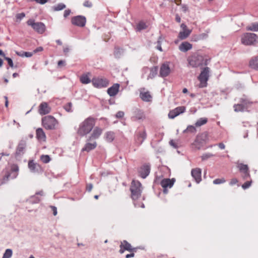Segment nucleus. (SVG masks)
<instances>
[{
	"instance_id": "42",
	"label": "nucleus",
	"mask_w": 258,
	"mask_h": 258,
	"mask_svg": "<svg viewBox=\"0 0 258 258\" xmlns=\"http://www.w3.org/2000/svg\"><path fill=\"white\" fill-rule=\"evenodd\" d=\"M147 26L146 24L143 22H140L137 26V29L138 31H141L142 30L146 29Z\"/></svg>"
},
{
	"instance_id": "52",
	"label": "nucleus",
	"mask_w": 258,
	"mask_h": 258,
	"mask_svg": "<svg viewBox=\"0 0 258 258\" xmlns=\"http://www.w3.org/2000/svg\"><path fill=\"white\" fill-rule=\"evenodd\" d=\"M5 59L7 60L8 64L9 65V66L10 67H11V68H13L14 67L13 61L12 59L11 58L5 56Z\"/></svg>"
},
{
	"instance_id": "20",
	"label": "nucleus",
	"mask_w": 258,
	"mask_h": 258,
	"mask_svg": "<svg viewBox=\"0 0 258 258\" xmlns=\"http://www.w3.org/2000/svg\"><path fill=\"white\" fill-rule=\"evenodd\" d=\"M147 134L145 130L138 133L136 137V142L138 145H141L146 139Z\"/></svg>"
},
{
	"instance_id": "26",
	"label": "nucleus",
	"mask_w": 258,
	"mask_h": 258,
	"mask_svg": "<svg viewBox=\"0 0 258 258\" xmlns=\"http://www.w3.org/2000/svg\"><path fill=\"white\" fill-rule=\"evenodd\" d=\"M192 48V45L188 42H183L179 46V49L182 52H186Z\"/></svg>"
},
{
	"instance_id": "7",
	"label": "nucleus",
	"mask_w": 258,
	"mask_h": 258,
	"mask_svg": "<svg viewBox=\"0 0 258 258\" xmlns=\"http://www.w3.org/2000/svg\"><path fill=\"white\" fill-rule=\"evenodd\" d=\"M188 64L193 68H197L204 64V59L203 56L194 54L187 59Z\"/></svg>"
},
{
	"instance_id": "8",
	"label": "nucleus",
	"mask_w": 258,
	"mask_h": 258,
	"mask_svg": "<svg viewBox=\"0 0 258 258\" xmlns=\"http://www.w3.org/2000/svg\"><path fill=\"white\" fill-rule=\"evenodd\" d=\"M210 69L208 67L205 68L201 72L198 79L200 81L199 87L203 88L207 86V81L209 77Z\"/></svg>"
},
{
	"instance_id": "23",
	"label": "nucleus",
	"mask_w": 258,
	"mask_h": 258,
	"mask_svg": "<svg viewBox=\"0 0 258 258\" xmlns=\"http://www.w3.org/2000/svg\"><path fill=\"white\" fill-rule=\"evenodd\" d=\"M28 167L30 171L33 173L37 172L40 169L39 165L35 163L33 160L29 162Z\"/></svg>"
},
{
	"instance_id": "47",
	"label": "nucleus",
	"mask_w": 258,
	"mask_h": 258,
	"mask_svg": "<svg viewBox=\"0 0 258 258\" xmlns=\"http://www.w3.org/2000/svg\"><path fill=\"white\" fill-rule=\"evenodd\" d=\"M72 103L71 102L68 103L64 106V109L69 112H71L73 111L72 109Z\"/></svg>"
},
{
	"instance_id": "38",
	"label": "nucleus",
	"mask_w": 258,
	"mask_h": 258,
	"mask_svg": "<svg viewBox=\"0 0 258 258\" xmlns=\"http://www.w3.org/2000/svg\"><path fill=\"white\" fill-rule=\"evenodd\" d=\"M207 119L206 118H201L198 119L195 123L196 126H200L206 124L207 122Z\"/></svg>"
},
{
	"instance_id": "48",
	"label": "nucleus",
	"mask_w": 258,
	"mask_h": 258,
	"mask_svg": "<svg viewBox=\"0 0 258 258\" xmlns=\"http://www.w3.org/2000/svg\"><path fill=\"white\" fill-rule=\"evenodd\" d=\"M225 180L224 178H217L213 181V183L215 184H219L224 183Z\"/></svg>"
},
{
	"instance_id": "60",
	"label": "nucleus",
	"mask_w": 258,
	"mask_h": 258,
	"mask_svg": "<svg viewBox=\"0 0 258 258\" xmlns=\"http://www.w3.org/2000/svg\"><path fill=\"white\" fill-rule=\"evenodd\" d=\"M65 61L62 60H59L57 63V65L58 67H61V66H64Z\"/></svg>"
},
{
	"instance_id": "39",
	"label": "nucleus",
	"mask_w": 258,
	"mask_h": 258,
	"mask_svg": "<svg viewBox=\"0 0 258 258\" xmlns=\"http://www.w3.org/2000/svg\"><path fill=\"white\" fill-rule=\"evenodd\" d=\"M13 254V250L11 249H7L3 256L2 258H11Z\"/></svg>"
},
{
	"instance_id": "57",
	"label": "nucleus",
	"mask_w": 258,
	"mask_h": 258,
	"mask_svg": "<svg viewBox=\"0 0 258 258\" xmlns=\"http://www.w3.org/2000/svg\"><path fill=\"white\" fill-rule=\"evenodd\" d=\"M24 56H25L26 57H30L32 56L33 54V52H24Z\"/></svg>"
},
{
	"instance_id": "6",
	"label": "nucleus",
	"mask_w": 258,
	"mask_h": 258,
	"mask_svg": "<svg viewBox=\"0 0 258 258\" xmlns=\"http://www.w3.org/2000/svg\"><path fill=\"white\" fill-rule=\"evenodd\" d=\"M208 139L206 133H202L197 136L194 142L191 144L192 148L197 150H200L206 143Z\"/></svg>"
},
{
	"instance_id": "59",
	"label": "nucleus",
	"mask_w": 258,
	"mask_h": 258,
	"mask_svg": "<svg viewBox=\"0 0 258 258\" xmlns=\"http://www.w3.org/2000/svg\"><path fill=\"white\" fill-rule=\"evenodd\" d=\"M238 182V180L236 178H233L231 179L230 185H233Z\"/></svg>"
},
{
	"instance_id": "32",
	"label": "nucleus",
	"mask_w": 258,
	"mask_h": 258,
	"mask_svg": "<svg viewBox=\"0 0 258 258\" xmlns=\"http://www.w3.org/2000/svg\"><path fill=\"white\" fill-rule=\"evenodd\" d=\"M240 103H241L242 106H243V107L246 110L251 105V104L252 103V102H251L247 98H242L240 99Z\"/></svg>"
},
{
	"instance_id": "28",
	"label": "nucleus",
	"mask_w": 258,
	"mask_h": 258,
	"mask_svg": "<svg viewBox=\"0 0 258 258\" xmlns=\"http://www.w3.org/2000/svg\"><path fill=\"white\" fill-rule=\"evenodd\" d=\"M121 246L127 251H136L137 248H133L131 244L129 243L126 240H123L121 242Z\"/></svg>"
},
{
	"instance_id": "14",
	"label": "nucleus",
	"mask_w": 258,
	"mask_h": 258,
	"mask_svg": "<svg viewBox=\"0 0 258 258\" xmlns=\"http://www.w3.org/2000/svg\"><path fill=\"white\" fill-rule=\"evenodd\" d=\"M170 73V69L169 62H166L162 64L160 69V76L161 77H165L169 75Z\"/></svg>"
},
{
	"instance_id": "29",
	"label": "nucleus",
	"mask_w": 258,
	"mask_h": 258,
	"mask_svg": "<svg viewBox=\"0 0 258 258\" xmlns=\"http://www.w3.org/2000/svg\"><path fill=\"white\" fill-rule=\"evenodd\" d=\"M140 96L142 100L145 102H150L151 100L152 96L149 92H141Z\"/></svg>"
},
{
	"instance_id": "40",
	"label": "nucleus",
	"mask_w": 258,
	"mask_h": 258,
	"mask_svg": "<svg viewBox=\"0 0 258 258\" xmlns=\"http://www.w3.org/2000/svg\"><path fill=\"white\" fill-rule=\"evenodd\" d=\"M123 51L122 49L119 48H115L114 52V54L115 57L119 58L121 54L122 53Z\"/></svg>"
},
{
	"instance_id": "21",
	"label": "nucleus",
	"mask_w": 258,
	"mask_h": 258,
	"mask_svg": "<svg viewBox=\"0 0 258 258\" xmlns=\"http://www.w3.org/2000/svg\"><path fill=\"white\" fill-rule=\"evenodd\" d=\"M119 88V85L118 84H114L112 86L108 89L107 93L110 96H114L118 93Z\"/></svg>"
},
{
	"instance_id": "25",
	"label": "nucleus",
	"mask_w": 258,
	"mask_h": 258,
	"mask_svg": "<svg viewBox=\"0 0 258 258\" xmlns=\"http://www.w3.org/2000/svg\"><path fill=\"white\" fill-rule=\"evenodd\" d=\"M249 66L251 69L258 70V55L252 57L250 59Z\"/></svg>"
},
{
	"instance_id": "54",
	"label": "nucleus",
	"mask_w": 258,
	"mask_h": 258,
	"mask_svg": "<svg viewBox=\"0 0 258 258\" xmlns=\"http://www.w3.org/2000/svg\"><path fill=\"white\" fill-rule=\"evenodd\" d=\"M83 6L85 7L91 8L92 6V4L91 2L86 1L84 3Z\"/></svg>"
},
{
	"instance_id": "51",
	"label": "nucleus",
	"mask_w": 258,
	"mask_h": 258,
	"mask_svg": "<svg viewBox=\"0 0 258 258\" xmlns=\"http://www.w3.org/2000/svg\"><path fill=\"white\" fill-rule=\"evenodd\" d=\"M242 178L244 180L247 179L248 178H249L250 177V174H249V170L246 171V172H243L242 173Z\"/></svg>"
},
{
	"instance_id": "41",
	"label": "nucleus",
	"mask_w": 258,
	"mask_h": 258,
	"mask_svg": "<svg viewBox=\"0 0 258 258\" xmlns=\"http://www.w3.org/2000/svg\"><path fill=\"white\" fill-rule=\"evenodd\" d=\"M40 159L44 163H47L50 161V158L47 155H42L40 157Z\"/></svg>"
},
{
	"instance_id": "13",
	"label": "nucleus",
	"mask_w": 258,
	"mask_h": 258,
	"mask_svg": "<svg viewBox=\"0 0 258 258\" xmlns=\"http://www.w3.org/2000/svg\"><path fill=\"white\" fill-rule=\"evenodd\" d=\"M185 111V107L184 106L177 107L169 112L168 117L169 118L173 119L180 114L183 113Z\"/></svg>"
},
{
	"instance_id": "17",
	"label": "nucleus",
	"mask_w": 258,
	"mask_h": 258,
	"mask_svg": "<svg viewBox=\"0 0 258 258\" xmlns=\"http://www.w3.org/2000/svg\"><path fill=\"white\" fill-rule=\"evenodd\" d=\"M191 174L196 182L200 183L201 181V169L199 168L193 169L191 170Z\"/></svg>"
},
{
	"instance_id": "34",
	"label": "nucleus",
	"mask_w": 258,
	"mask_h": 258,
	"mask_svg": "<svg viewBox=\"0 0 258 258\" xmlns=\"http://www.w3.org/2000/svg\"><path fill=\"white\" fill-rule=\"evenodd\" d=\"M237 168L239 169L240 172L242 173L249 170L248 166L242 163H238Z\"/></svg>"
},
{
	"instance_id": "11",
	"label": "nucleus",
	"mask_w": 258,
	"mask_h": 258,
	"mask_svg": "<svg viewBox=\"0 0 258 258\" xmlns=\"http://www.w3.org/2000/svg\"><path fill=\"white\" fill-rule=\"evenodd\" d=\"M180 28L182 31L179 32L178 37L180 39L183 40L189 36L191 32V30L188 29L184 23H182L180 25Z\"/></svg>"
},
{
	"instance_id": "18",
	"label": "nucleus",
	"mask_w": 258,
	"mask_h": 258,
	"mask_svg": "<svg viewBox=\"0 0 258 258\" xmlns=\"http://www.w3.org/2000/svg\"><path fill=\"white\" fill-rule=\"evenodd\" d=\"M26 147V141L24 140L20 141L17 147L16 154L20 156L23 155L25 152Z\"/></svg>"
},
{
	"instance_id": "19",
	"label": "nucleus",
	"mask_w": 258,
	"mask_h": 258,
	"mask_svg": "<svg viewBox=\"0 0 258 258\" xmlns=\"http://www.w3.org/2000/svg\"><path fill=\"white\" fill-rule=\"evenodd\" d=\"M102 133V130L98 127H96L93 131L91 136L89 137L88 141H92L98 139Z\"/></svg>"
},
{
	"instance_id": "27",
	"label": "nucleus",
	"mask_w": 258,
	"mask_h": 258,
	"mask_svg": "<svg viewBox=\"0 0 258 258\" xmlns=\"http://www.w3.org/2000/svg\"><path fill=\"white\" fill-rule=\"evenodd\" d=\"M134 117L137 120H143L145 118L143 111L138 109L134 110Z\"/></svg>"
},
{
	"instance_id": "3",
	"label": "nucleus",
	"mask_w": 258,
	"mask_h": 258,
	"mask_svg": "<svg viewBox=\"0 0 258 258\" xmlns=\"http://www.w3.org/2000/svg\"><path fill=\"white\" fill-rule=\"evenodd\" d=\"M241 42L246 46L255 45L258 43V36L253 33H245L241 36Z\"/></svg>"
},
{
	"instance_id": "50",
	"label": "nucleus",
	"mask_w": 258,
	"mask_h": 258,
	"mask_svg": "<svg viewBox=\"0 0 258 258\" xmlns=\"http://www.w3.org/2000/svg\"><path fill=\"white\" fill-rule=\"evenodd\" d=\"M251 182H252L251 180L245 182L243 184H242V187L244 189L248 188V187H249L250 186Z\"/></svg>"
},
{
	"instance_id": "49",
	"label": "nucleus",
	"mask_w": 258,
	"mask_h": 258,
	"mask_svg": "<svg viewBox=\"0 0 258 258\" xmlns=\"http://www.w3.org/2000/svg\"><path fill=\"white\" fill-rule=\"evenodd\" d=\"M148 72H149V68L147 67H144L142 70V78H144L145 77V75L148 73Z\"/></svg>"
},
{
	"instance_id": "44",
	"label": "nucleus",
	"mask_w": 258,
	"mask_h": 258,
	"mask_svg": "<svg viewBox=\"0 0 258 258\" xmlns=\"http://www.w3.org/2000/svg\"><path fill=\"white\" fill-rule=\"evenodd\" d=\"M162 40H163V38H162L161 36H160V37H159L157 41V45L156 46V48L160 51H162V49L161 47V42H162Z\"/></svg>"
},
{
	"instance_id": "16",
	"label": "nucleus",
	"mask_w": 258,
	"mask_h": 258,
	"mask_svg": "<svg viewBox=\"0 0 258 258\" xmlns=\"http://www.w3.org/2000/svg\"><path fill=\"white\" fill-rule=\"evenodd\" d=\"M51 108L46 102L41 103L39 107V113L41 115H45L50 112Z\"/></svg>"
},
{
	"instance_id": "24",
	"label": "nucleus",
	"mask_w": 258,
	"mask_h": 258,
	"mask_svg": "<svg viewBox=\"0 0 258 258\" xmlns=\"http://www.w3.org/2000/svg\"><path fill=\"white\" fill-rule=\"evenodd\" d=\"M89 141L87 140V142L82 150V151L89 152L96 147L97 143L95 141H94L92 143H90Z\"/></svg>"
},
{
	"instance_id": "36",
	"label": "nucleus",
	"mask_w": 258,
	"mask_h": 258,
	"mask_svg": "<svg viewBox=\"0 0 258 258\" xmlns=\"http://www.w3.org/2000/svg\"><path fill=\"white\" fill-rule=\"evenodd\" d=\"M80 81L83 84H87L91 82V80L87 75H83L80 77Z\"/></svg>"
},
{
	"instance_id": "15",
	"label": "nucleus",
	"mask_w": 258,
	"mask_h": 258,
	"mask_svg": "<svg viewBox=\"0 0 258 258\" xmlns=\"http://www.w3.org/2000/svg\"><path fill=\"white\" fill-rule=\"evenodd\" d=\"M150 172V165L147 164L143 165L139 169V173L140 176L145 178Z\"/></svg>"
},
{
	"instance_id": "9",
	"label": "nucleus",
	"mask_w": 258,
	"mask_h": 258,
	"mask_svg": "<svg viewBox=\"0 0 258 258\" xmlns=\"http://www.w3.org/2000/svg\"><path fill=\"white\" fill-rule=\"evenodd\" d=\"M27 24L40 34L43 33L45 30V26L42 22H35L34 20L29 19L27 22Z\"/></svg>"
},
{
	"instance_id": "53",
	"label": "nucleus",
	"mask_w": 258,
	"mask_h": 258,
	"mask_svg": "<svg viewBox=\"0 0 258 258\" xmlns=\"http://www.w3.org/2000/svg\"><path fill=\"white\" fill-rule=\"evenodd\" d=\"M124 115V113L123 111H119L116 113L115 116H116V118H120L123 117Z\"/></svg>"
},
{
	"instance_id": "55",
	"label": "nucleus",
	"mask_w": 258,
	"mask_h": 258,
	"mask_svg": "<svg viewBox=\"0 0 258 258\" xmlns=\"http://www.w3.org/2000/svg\"><path fill=\"white\" fill-rule=\"evenodd\" d=\"M25 16V14L24 13H21L18 14L16 15V18L17 19H19L20 20H22Z\"/></svg>"
},
{
	"instance_id": "33",
	"label": "nucleus",
	"mask_w": 258,
	"mask_h": 258,
	"mask_svg": "<svg viewBox=\"0 0 258 258\" xmlns=\"http://www.w3.org/2000/svg\"><path fill=\"white\" fill-rule=\"evenodd\" d=\"M105 138L107 142H111L114 139V134L113 132H108L105 134Z\"/></svg>"
},
{
	"instance_id": "4",
	"label": "nucleus",
	"mask_w": 258,
	"mask_h": 258,
	"mask_svg": "<svg viewBox=\"0 0 258 258\" xmlns=\"http://www.w3.org/2000/svg\"><path fill=\"white\" fill-rule=\"evenodd\" d=\"M142 190L143 187L140 182L136 180H133L132 181L130 191L133 200L135 201L141 197Z\"/></svg>"
},
{
	"instance_id": "1",
	"label": "nucleus",
	"mask_w": 258,
	"mask_h": 258,
	"mask_svg": "<svg viewBox=\"0 0 258 258\" xmlns=\"http://www.w3.org/2000/svg\"><path fill=\"white\" fill-rule=\"evenodd\" d=\"M95 120L93 118L89 117L81 122L77 130V133L81 136H84L89 134L95 125Z\"/></svg>"
},
{
	"instance_id": "22",
	"label": "nucleus",
	"mask_w": 258,
	"mask_h": 258,
	"mask_svg": "<svg viewBox=\"0 0 258 258\" xmlns=\"http://www.w3.org/2000/svg\"><path fill=\"white\" fill-rule=\"evenodd\" d=\"M174 179H170L169 178H166L163 179L161 182V185L162 186L163 188H171L172 187L174 182Z\"/></svg>"
},
{
	"instance_id": "64",
	"label": "nucleus",
	"mask_w": 258,
	"mask_h": 258,
	"mask_svg": "<svg viewBox=\"0 0 258 258\" xmlns=\"http://www.w3.org/2000/svg\"><path fill=\"white\" fill-rule=\"evenodd\" d=\"M207 35L205 33H203L202 34H200L199 36H198V40L203 39H204Z\"/></svg>"
},
{
	"instance_id": "5",
	"label": "nucleus",
	"mask_w": 258,
	"mask_h": 258,
	"mask_svg": "<svg viewBox=\"0 0 258 258\" xmlns=\"http://www.w3.org/2000/svg\"><path fill=\"white\" fill-rule=\"evenodd\" d=\"M43 126L47 130H54L57 123L56 119L51 115H48L42 119Z\"/></svg>"
},
{
	"instance_id": "62",
	"label": "nucleus",
	"mask_w": 258,
	"mask_h": 258,
	"mask_svg": "<svg viewBox=\"0 0 258 258\" xmlns=\"http://www.w3.org/2000/svg\"><path fill=\"white\" fill-rule=\"evenodd\" d=\"M93 188V185L91 183L88 184L87 185V190L88 191H91Z\"/></svg>"
},
{
	"instance_id": "31",
	"label": "nucleus",
	"mask_w": 258,
	"mask_h": 258,
	"mask_svg": "<svg viewBox=\"0 0 258 258\" xmlns=\"http://www.w3.org/2000/svg\"><path fill=\"white\" fill-rule=\"evenodd\" d=\"M36 137L40 140H44L45 139V133L41 128H38L36 130Z\"/></svg>"
},
{
	"instance_id": "61",
	"label": "nucleus",
	"mask_w": 258,
	"mask_h": 258,
	"mask_svg": "<svg viewBox=\"0 0 258 258\" xmlns=\"http://www.w3.org/2000/svg\"><path fill=\"white\" fill-rule=\"evenodd\" d=\"M34 1L36 3H37L38 4H40L41 5H43L47 2V0H34Z\"/></svg>"
},
{
	"instance_id": "46",
	"label": "nucleus",
	"mask_w": 258,
	"mask_h": 258,
	"mask_svg": "<svg viewBox=\"0 0 258 258\" xmlns=\"http://www.w3.org/2000/svg\"><path fill=\"white\" fill-rule=\"evenodd\" d=\"M214 156V155L212 153H207L204 154L202 156L201 158H202V160H206L208 159L209 158L213 157Z\"/></svg>"
},
{
	"instance_id": "56",
	"label": "nucleus",
	"mask_w": 258,
	"mask_h": 258,
	"mask_svg": "<svg viewBox=\"0 0 258 258\" xmlns=\"http://www.w3.org/2000/svg\"><path fill=\"white\" fill-rule=\"evenodd\" d=\"M31 199H32V202L34 203H38L40 201V199L37 198L36 197V196H34L32 197Z\"/></svg>"
},
{
	"instance_id": "12",
	"label": "nucleus",
	"mask_w": 258,
	"mask_h": 258,
	"mask_svg": "<svg viewBox=\"0 0 258 258\" xmlns=\"http://www.w3.org/2000/svg\"><path fill=\"white\" fill-rule=\"evenodd\" d=\"M72 23L74 25L82 27L85 25L86 19L84 16L79 15L73 17Z\"/></svg>"
},
{
	"instance_id": "2",
	"label": "nucleus",
	"mask_w": 258,
	"mask_h": 258,
	"mask_svg": "<svg viewBox=\"0 0 258 258\" xmlns=\"http://www.w3.org/2000/svg\"><path fill=\"white\" fill-rule=\"evenodd\" d=\"M19 172V167L17 164H12L11 166L10 170L6 169L3 172V177L1 178V184L6 183L10 179L16 178Z\"/></svg>"
},
{
	"instance_id": "37",
	"label": "nucleus",
	"mask_w": 258,
	"mask_h": 258,
	"mask_svg": "<svg viewBox=\"0 0 258 258\" xmlns=\"http://www.w3.org/2000/svg\"><path fill=\"white\" fill-rule=\"evenodd\" d=\"M234 111L236 112L238 111H244L245 110V108L243 107V106L241 104V103L240 102V103H238L237 104H235L233 106Z\"/></svg>"
},
{
	"instance_id": "43",
	"label": "nucleus",
	"mask_w": 258,
	"mask_h": 258,
	"mask_svg": "<svg viewBox=\"0 0 258 258\" xmlns=\"http://www.w3.org/2000/svg\"><path fill=\"white\" fill-rule=\"evenodd\" d=\"M196 131V127L193 125H188L187 128L183 131V133H185L186 132H190V133H195Z\"/></svg>"
},
{
	"instance_id": "10",
	"label": "nucleus",
	"mask_w": 258,
	"mask_h": 258,
	"mask_svg": "<svg viewBox=\"0 0 258 258\" xmlns=\"http://www.w3.org/2000/svg\"><path fill=\"white\" fill-rule=\"evenodd\" d=\"M93 86L97 88L106 87L108 85V81L106 79L102 78H95L92 81Z\"/></svg>"
},
{
	"instance_id": "58",
	"label": "nucleus",
	"mask_w": 258,
	"mask_h": 258,
	"mask_svg": "<svg viewBox=\"0 0 258 258\" xmlns=\"http://www.w3.org/2000/svg\"><path fill=\"white\" fill-rule=\"evenodd\" d=\"M71 13V10H66L64 11V13H63V17L64 18H67L68 16L70 15Z\"/></svg>"
},
{
	"instance_id": "35",
	"label": "nucleus",
	"mask_w": 258,
	"mask_h": 258,
	"mask_svg": "<svg viewBox=\"0 0 258 258\" xmlns=\"http://www.w3.org/2000/svg\"><path fill=\"white\" fill-rule=\"evenodd\" d=\"M246 30L251 31H258V23H253L246 27Z\"/></svg>"
},
{
	"instance_id": "30",
	"label": "nucleus",
	"mask_w": 258,
	"mask_h": 258,
	"mask_svg": "<svg viewBox=\"0 0 258 258\" xmlns=\"http://www.w3.org/2000/svg\"><path fill=\"white\" fill-rule=\"evenodd\" d=\"M157 67H153L151 68H149L150 73L147 77V80L152 79L154 78L157 74Z\"/></svg>"
},
{
	"instance_id": "63",
	"label": "nucleus",
	"mask_w": 258,
	"mask_h": 258,
	"mask_svg": "<svg viewBox=\"0 0 258 258\" xmlns=\"http://www.w3.org/2000/svg\"><path fill=\"white\" fill-rule=\"evenodd\" d=\"M169 144L172 146L173 147H174V148H177V145H176V144L174 143V142L173 141V140H171L169 142Z\"/></svg>"
},
{
	"instance_id": "45",
	"label": "nucleus",
	"mask_w": 258,
	"mask_h": 258,
	"mask_svg": "<svg viewBox=\"0 0 258 258\" xmlns=\"http://www.w3.org/2000/svg\"><path fill=\"white\" fill-rule=\"evenodd\" d=\"M66 8V5L60 3L57 4L56 6H54V9L55 11H60L63 10Z\"/></svg>"
}]
</instances>
